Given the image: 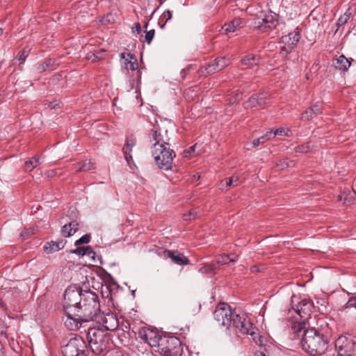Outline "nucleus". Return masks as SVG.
Returning <instances> with one entry per match:
<instances>
[{"mask_svg": "<svg viewBox=\"0 0 356 356\" xmlns=\"http://www.w3.org/2000/svg\"><path fill=\"white\" fill-rule=\"evenodd\" d=\"M47 175L48 177H54L57 174L56 170H50L47 172Z\"/></svg>", "mask_w": 356, "mask_h": 356, "instance_id": "obj_54", "label": "nucleus"}, {"mask_svg": "<svg viewBox=\"0 0 356 356\" xmlns=\"http://www.w3.org/2000/svg\"><path fill=\"white\" fill-rule=\"evenodd\" d=\"M91 236L90 234H86L81 236L79 239L76 241L75 245H79L84 243H88L90 241Z\"/></svg>", "mask_w": 356, "mask_h": 356, "instance_id": "obj_44", "label": "nucleus"}, {"mask_svg": "<svg viewBox=\"0 0 356 356\" xmlns=\"http://www.w3.org/2000/svg\"><path fill=\"white\" fill-rule=\"evenodd\" d=\"M351 15V13L350 12V10L348 9L343 15H342L338 19L337 26L338 27L343 26L347 23V22L349 20Z\"/></svg>", "mask_w": 356, "mask_h": 356, "instance_id": "obj_39", "label": "nucleus"}, {"mask_svg": "<svg viewBox=\"0 0 356 356\" xmlns=\"http://www.w3.org/2000/svg\"><path fill=\"white\" fill-rule=\"evenodd\" d=\"M216 263L213 262L209 264H206L199 268V272L201 273H216Z\"/></svg>", "mask_w": 356, "mask_h": 356, "instance_id": "obj_37", "label": "nucleus"}, {"mask_svg": "<svg viewBox=\"0 0 356 356\" xmlns=\"http://www.w3.org/2000/svg\"><path fill=\"white\" fill-rule=\"evenodd\" d=\"M238 183L239 179L237 176H232L221 181L222 185H225L226 187L236 186L238 185Z\"/></svg>", "mask_w": 356, "mask_h": 356, "instance_id": "obj_35", "label": "nucleus"}, {"mask_svg": "<svg viewBox=\"0 0 356 356\" xmlns=\"http://www.w3.org/2000/svg\"><path fill=\"white\" fill-rule=\"evenodd\" d=\"M251 271L252 272H257V271H259V269L257 266H254L251 268Z\"/></svg>", "mask_w": 356, "mask_h": 356, "instance_id": "obj_60", "label": "nucleus"}, {"mask_svg": "<svg viewBox=\"0 0 356 356\" xmlns=\"http://www.w3.org/2000/svg\"><path fill=\"white\" fill-rule=\"evenodd\" d=\"M120 58L124 60L123 65L126 70L133 71L137 68V58L134 54L130 53H121Z\"/></svg>", "mask_w": 356, "mask_h": 356, "instance_id": "obj_19", "label": "nucleus"}, {"mask_svg": "<svg viewBox=\"0 0 356 356\" xmlns=\"http://www.w3.org/2000/svg\"><path fill=\"white\" fill-rule=\"evenodd\" d=\"M188 71V69H184L181 70V74H182L183 78H184V76L186 74Z\"/></svg>", "mask_w": 356, "mask_h": 356, "instance_id": "obj_57", "label": "nucleus"}, {"mask_svg": "<svg viewBox=\"0 0 356 356\" xmlns=\"http://www.w3.org/2000/svg\"><path fill=\"white\" fill-rule=\"evenodd\" d=\"M321 113V107H320L318 104H315L309 109L306 110L303 113H302L301 118L302 120H309V119H312L314 116Z\"/></svg>", "mask_w": 356, "mask_h": 356, "instance_id": "obj_25", "label": "nucleus"}, {"mask_svg": "<svg viewBox=\"0 0 356 356\" xmlns=\"http://www.w3.org/2000/svg\"><path fill=\"white\" fill-rule=\"evenodd\" d=\"M346 356H356V350L353 352V353H350Z\"/></svg>", "mask_w": 356, "mask_h": 356, "instance_id": "obj_62", "label": "nucleus"}, {"mask_svg": "<svg viewBox=\"0 0 356 356\" xmlns=\"http://www.w3.org/2000/svg\"><path fill=\"white\" fill-rule=\"evenodd\" d=\"M205 70L207 71V73L209 74H213V73L218 72L216 70V68H215L211 63H209L205 67Z\"/></svg>", "mask_w": 356, "mask_h": 356, "instance_id": "obj_52", "label": "nucleus"}, {"mask_svg": "<svg viewBox=\"0 0 356 356\" xmlns=\"http://www.w3.org/2000/svg\"><path fill=\"white\" fill-rule=\"evenodd\" d=\"M138 336L143 341L149 344L154 350L157 346V343L160 341V339L162 337V335L157 331L146 327L140 328Z\"/></svg>", "mask_w": 356, "mask_h": 356, "instance_id": "obj_11", "label": "nucleus"}, {"mask_svg": "<svg viewBox=\"0 0 356 356\" xmlns=\"http://www.w3.org/2000/svg\"><path fill=\"white\" fill-rule=\"evenodd\" d=\"M257 106H258V102L257 100V97L255 95H253L248 99V101L244 102L245 108H252Z\"/></svg>", "mask_w": 356, "mask_h": 356, "instance_id": "obj_40", "label": "nucleus"}, {"mask_svg": "<svg viewBox=\"0 0 356 356\" xmlns=\"http://www.w3.org/2000/svg\"><path fill=\"white\" fill-rule=\"evenodd\" d=\"M29 52V49H24L23 50L19 52L16 58L18 59L21 63H24L26 58L28 57Z\"/></svg>", "mask_w": 356, "mask_h": 356, "instance_id": "obj_43", "label": "nucleus"}, {"mask_svg": "<svg viewBox=\"0 0 356 356\" xmlns=\"http://www.w3.org/2000/svg\"><path fill=\"white\" fill-rule=\"evenodd\" d=\"M238 257H231V255L229 254H222L220 255L216 258V263L218 264H227L229 262L234 263L237 261Z\"/></svg>", "mask_w": 356, "mask_h": 356, "instance_id": "obj_33", "label": "nucleus"}, {"mask_svg": "<svg viewBox=\"0 0 356 356\" xmlns=\"http://www.w3.org/2000/svg\"><path fill=\"white\" fill-rule=\"evenodd\" d=\"M141 31V26L139 23H136L135 24V26L133 28V31H136L138 33H139Z\"/></svg>", "mask_w": 356, "mask_h": 356, "instance_id": "obj_55", "label": "nucleus"}, {"mask_svg": "<svg viewBox=\"0 0 356 356\" xmlns=\"http://www.w3.org/2000/svg\"><path fill=\"white\" fill-rule=\"evenodd\" d=\"M99 316V318H97L95 321L102 324L106 330L115 331L119 327V321L115 314L101 312Z\"/></svg>", "mask_w": 356, "mask_h": 356, "instance_id": "obj_12", "label": "nucleus"}, {"mask_svg": "<svg viewBox=\"0 0 356 356\" xmlns=\"http://www.w3.org/2000/svg\"><path fill=\"white\" fill-rule=\"evenodd\" d=\"M211 64L215 67L216 68V70L218 72L220 71V68H217V65H216V59L213 60V62L211 63Z\"/></svg>", "mask_w": 356, "mask_h": 356, "instance_id": "obj_58", "label": "nucleus"}, {"mask_svg": "<svg viewBox=\"0 0 356 356\" xmlns=\"http://www.w3.org/2000/svg\"><path fill=\"white\" fill-rule=\"evenodd\" d=\"M234 316V312L229 305L224 302L219 303L213 312L215 320L221 326L229 328L232 324V318Z\"/></svg>", "mask_w": 356, "mask_h": 356, "instance_id": "obj_9", "label": "nucleus"}, {"mask_svg": "<svg viewBox=\"0 0 356 356\" xmlns=\"http://www.w3.org/2000/svg\"><path fill=\"white\" fill-rule=\"evenodd\" d=\"M322 326L323 324L321 325V327ZM325 334H327V331L323 327L307 329V331L304 332V337L301 340L303 350L313 356L324 353L327 348V339Z\"/></svg>", "mask_w": 356, "mask_h": 356, "instance_id": "obj_2", "label": "nucleus"}, {"mask_svg": "<svg viewBox=\"0 0 356 356\" xmlns=\"http://www.w3.org/2000/svg\"><path fill=\"white\" fill-rule=\"evenodd\" d=\"M288 136L284 128L277 129L275 131H273V136L275 137V136Z\"/></svg>", "mask_w": 356, "mask_h": 356, "instance_id": "obj_51", "label": "nucleus"}, {"mask_svg": "<svg viewBox=\"0 0 356 356\" xmlns=\"http://www.w3.org/2000/svg\"><path fill=\"white\" fill-rule=\"evenodd\" d=\"M3 344L0 342V356H3Z\"/></svg>", "mask_w": 356, "mask_h": 356, "instance_id": "obj_61", "label": "nucleus"}, {"mask_svg": "<svg viewBox=\"0 0 356 356\" xmlns=\"http://www.w3.org/2000/svg\"><path fill=\"white\" fill-rule=\"evenodd\" d=\"M197 212L195 210H191L188 213H184L183 215V218L184 220H191L192 219H195L197 217Z\"/></svg>", "mask_w": 356, "mask_h": 356, "instance_id": "obj_46", "label": "nucleus"}, {"mask_svg": "<svg viewBox=\"0 0 356 356\" xmlns=\"http://www.w3.org/2000/svg\"><path fill=\"white\" fill-rule=\"evenodd\" d=\"M259 58H257L256 56L253 54H248L243 57L241 62L243 65H246L248 67H252L253 66L257 65Z\"/></svg>", "mask_w": 356, "mask_h": 356, "instance_id": "obj_31", "label": "nucleus"}, {"mask_svg": "<svg viewBox=\"0 0 356 356\" xmlns=\"http://www.w3.org/2000/svg\"><path fill=\"white\" fill-rule=\"evenodd\" d=\"M66 319L64 324L70 330H79L83 323H86L83 318L77 315V312H72V314H65Z\"/></svg>", "mask_w": 356, "mask_h": 356, "instance_id": "obj_14", "label": "nucleus"}, {"mask_svg": "<svg viewBox=\"0 0 356 356\" xmlns=\"http://www.w3.org/2000/svg\"><path fill=\"white\" fill-rule=\"evenodd\" d=\"M272 136H273V130H270L264 136H262L257 139L253 140V141H252L253 147H257L260 145L264 144L265 142L270 140L272 138Z\"/></svg>", "mask_w": 356, "mask_h": 356, "instance_id": "obj_34", "label": "nucleus"}, {"mask_svg": "<svg viewBox=\"0 0 356 356\" xmlns=\"http://www.w3.org/2000/svg\"><path fill=\"white\" fill-rule=\"evenodd\" d=\"M136 138L133 135L128 136L126 138V141L122 148V152L124 156V159L129 165L131 163H134L131 152L133 147L136 146Z\"/></svg>", "mask_w": 356, "mask_h": 356, "instance_id": "obj_15", "label": "nucleus"}, {"mask_svg": "<svg viewBox=\"0 0 356 356\" xmlns=\"http://www.w3.org/2000/svg\"><path fill=\"white\" fill-rule=\"evenodd\" d=\"M95 163L91 161H84L82 163H78L74 165V169L76 171H89L95 168Z\"/></svg>", "mask_w": 356, "mask_h": 356, "instance_id": "obj_30", "label": "nucleus"}, {"mask_svg": "<svg viewBox=\"0 0 356 356\" xmlns=\"http://www.w3.org/2000/svg\"><path fill=\"white\" fill-rule=\"evenodd\" d=\"M64 356H87L88 350L86 341L79 336L71 338L67 343L63 346Z\"/></svg>", "mask_w": 356, "mask_h": 356, "instance_id": "obj_7", "label": "nucleus"}, {"mask_svg": "<svg viewBox=\"0 0 356 356\" xmlns=\"http://www.w3.org/2000/svg\"><path fill=\"white\" fill-rule=\"evenodd\" d=\"M172 17V14L170 10H167L163 12V13L162 14V15L161 16V17L159 19V22L161 29H163L165 24L168 22V21L171 19Z\"/></svg>", "mask_w": 356, "mask_h": 356, "instance_id": "obj_36", "label": "nucleus"}, {"mask_svg": "<svg viewBox=\"0 0 356 356\" xmlns=\"http://www.w3.org/2000/svg\"><path fill=\"white\" fill-rule=\"evenodd\" d=\"M312 307V302L304 299L296 306V312L301 318H305L307 316H309Z\"/></svg>", "mask_w": 356, "mask_h": 356, "instance_id": "obj_18", "label": "nucleus"}, {"mask_svg": "<svg viewBox=\"0 0 356 356\" xmlns=\"http://www.w3.org/2000/svg\"><path fill=\"white\" fill-rule=\"evenodd\" d=\"M292 161H289L287 159H282L275 164V168L278 170H282L286 168L291 167Z\"/></svg>", "mask_w": 356, "mask_h": 356, "instance_id": "obj_41", "label": "nucleus"}, {"mask_svg": "<svg viewBox=\"0 0 356 356\" xmlns=\"http://www.w3.org/2000/svg\"><path fill=\"white\" fill-rule=\"evenodd\" d=\"M232 323L233 325L243 334L249 332L248 328L251 327L252 324L249 320L240 316L235 314V312H234V316L232 318Z\"/></svg>", "mask_w": 356, "mask_h": 356, "instance_id": "obj_17", "label": "nucleus"}, {"mask_svg": "<svg viewBox=\"0 0 356 356\" xmlns=\"http://www.w3.org/2000/svg\"><path fill=\"white\" fill-rule=\"evenodd\" d=\"M310 147L309 143H305L296 147V152L300 153H307L309 151Z\"/></svg>", "mask_w": 356, "mask_h": 356, "instance_id": "obj_45", "label": "nucleus"}, {"mask_svg": "<svg viewBox=\"0 0 356 356\" xmlns=\"http://www.w3.org/2000/svg\"><path fill=\"white\" fill-rule=\"evenodd\" d=\"M87 339L91 351L95 355H100L108 348L110 337L100 328H89Z\"/></svg>", "mask_w": 356, "mask_h": 356, "instance_id": "obj_4", "label": "nucleus"}, {"mask_svg": "<svg viewBox=\"0 0 356 356\" xmlns=\"http://www.w3.org/2000/svg\"><path fill=\"white\" fill-rule=\"evenodd\" d=\"M147 25H148V24H147V22H146V24H145V25L144 26V27H145V29H147Z\"/></svg>", "mask_w": 356, "mask_h": 356, "instance_id": "obj_64", "label": "nucleus"}, {"mask_svg": "<svg viewBox=\"0 0 356 356\" xmlns=\"http://www.w3.org/2000/svg\"><path fill=\"white\" fill-rule=\"evenodd\" d=\"M154 351L163 356H181V341L179 338L174 336H162Z\"/></svg>", "mask_w": 356, "mask_h": 356, "instance_id": "obj_5", "label": "nucleus"}, {"mask_svg": "<svg viewBox=\"0 0 356 356\" xmlns=\"http://www.w3.org/2000/svg\"><path fill=\"white\" fill-rule=\"evenodd\" d=\"M195 145L191 146L189 149L186 152V154H190L191 152H193L195 149Z\"/></svg>", "mask_w": 356, "mask_h": 356, "instance_id": "obj_59", "label": "nucleus"}, {"mask_svg": "<svg viewBox=\"0 0 356 356\" xmlns=\"http://www.w3.org/2000/svg\"><path fill=\"white\" fill-rule=\"evenodd\" d=\"M258 102V107L264 108L268 104V95L267 93L255 94Z\"/></svg>", "mask_w": 356, "mask_h": 356, "instance_id": "obj_38", "label": "nucleus"}, {"mask_svg": "<svg viewBox=\"0 0 356 356\" xmlns=\"http://www.w3.org/2000/svg\"><path fill=\"white\" fill-rule=\"evenodd\" d=\"M334 67L339 70L346 72L350 66V61L343 55H340L333 62Z\"/></svg>", "mask_w": 356, "mask_h": 356, "instance_id": "obj_22", "label": "nucleus"}, {"mask_svg": "<svg viewBox=\"0 0 356 356\" xmlns=\"http://www.w3.org/2000/svg\"><path fill=\"white\" fill-rule=\"evenodd\" d=\"M334 346L338 356H346L356 350V341L353 336L346 334L335 340Z\"/></svg>", "mask_w": 356, "mask_h": 356, "instance_id": "obj_8", "label": "nucleus"}, {"mask_svg": "<svg viewBox=\"0 0 356 356\" xmlns=\"http://www.w3.org/2000/svg\"><path fill=\"white\" fill-rule=\"evenodd\" d=\"M300 29L296 27L293 31L289 33L287 35L282 37L281 42L284 45L281 48L280 54L286 57L292 50L297 46L300 41Z\"/></svg>", "mask_w": 356, "mask_h": 356, "instance_id": "obj_10", "label": "nucleus"}, {"mask_svg": "<svg viewBox=\"0 0 356 356\" xmlns=\"http://www.w3.org/2000/svg\"><path fill=\"white\" fill-rule=\"evenodd\" d=\"M155 31L154 29H152L146 32L145 34V41L147 44H150L154 36Z\"/></svg>", "mask_w": 356, "mask_h": 356, "instance_id": "obj_48", "label": "nucleus"}, {"mask_svg": "<svg viewBox=\"0 0 356 356\" xmlns=\"http://www.w3.org/2000/svg\"><path fill=\"white\" fill-rule=\"evenodd\" d=\"M277 24L276 17L270 14L263 18H257L254 22V27L262 33H266L275 29Z\"/></svg>", "mask_w": 356, "mask_h": 356, "instance_id": "obj_13", "label": "nucleus"}, {"mask_svg": "<svg viewBox=\"0 0 356 356\" xmlns=\"http://www.w3.org/2000/svg\"><path fill=\"white\" fill-rule=\"evenodd\" d=\"M163 256L170 258L173 263L177 265H187L190 263L189 259L183 253L178 251L165 250L163 252Z\"/></svg>", "mask_w": 356, "mask_h": 356, "instance_id": "obj_16", "label": "nucleus"}, {"mask_svg": "<svg viewBox=\"0 0 356 356\" xmlns=\"http://www.w3.org/2000/svg\"><path fill=\"white\" fill-rule=\"evenodd\" d=\"M61 232H62L63 236L65 237H69L71 236V232L70 231V227H69V223L65 224L64 226H63Z\"/></svg>", "mask_w": 356, "mask_h": 356, "instance_id": "obj_50", "label": "nucleus"}, {"mask_svg": "<svg viewBox=\"0 0 356 356\" xmlns=\"http://www.w3.org/2000/svg\"><path fill=\"white\" fill-rule=\"evenodd\" d=\"M152 155L157 166L162 170L171 169L175 152L170 147L168 131L154 127L149 133Z\"/></svg>", "mask_w": 356, "mask_h": 356, "instance_id": "obj_1", "label": "nucleus"}, {"mask_svg": "<svg viewBox=\"0 0 356 356\" xmlns=\"http://www.w3.org/2000/svg\"><path fill=\"white\" fill-rule=\"evenodd\" d=\"M3 33V29H0V35H1Z\"/></svg>", "mask_w": 356, "mask_h": 356, "instance_id": "obj_63", "label": "nucleus"}, {"mask_svg": "<svg viewBox=\"0 0 356 356\" xmlns=\"http://www.w3.org/2000/svg\"><path fill=\"white\" fill-rule=\"evenodd\" d=\"M79 223L76 220H72L69 222L70 231L71 236L78 230Z\"/></svg>", "mask_w": 356, "mask_h": 356, "instance_id": "obj_47", "label": "nucleus"}, {"mask_svg": "<svg viewBox=\"0 0 356 356\" xmlns=\"http://www.w3.org/2000/svg\"><path fill=\"white\" fill-rule=\"evenodd\" d=\"M32 234H33V230H24L21 233V236L24 238H28L29 236H31Z\"/></svg>", "mask_w": 356, "mask_h": 356, "instance_id": "obj_53", "label": "nucleus"}, {"mask_svg": "<svg viewBox=\"0 0 356 356\" xmlns=\"http://www.w3.org/2000/svg\"><path fill=\"white\" fill-rule=\"evenodd\" d=\"M243 93L239 89H236L227 95V101L229 104H234L242 98Z\"/></svg>", "mask_w": 356, "mask_h": 356, "instance_id": "obj_29", "label": "nucleus"}, {"mask_svg": "<svg viewBox=\"0 0 356 356\" xmlns=\"http://www.w3.org/2000/svg\"><path fill=\"white\" fill-rule=\"evenodd\" d=\"M71 252L81 256H88L92 259H95V252L90 246L86 247H78L77 248L71 250Z\"/></svg>", "mask_w": 356, "mask_h": 356, "instance_id": "obj_27", "label": "nucleus"}, {"mask_svg": "<svg viewBox=\"0 0 356 356\" xmlns=\"http://www.w3.org/2000/svg\"><path fill=\"white\" fill-rule=\"evenodd\" d=\"M305 323L304 321L295 322L291 325V334L293 339L298 338L300 337H304V332L307 331L305 327Z\"/></svg>", "mask_w": 356, "mask_h": 356, "instance_id": "obj_21", "label": "nucleus"}, {"mask_svg": "<svg viewBox=\"0 0 356 356\" xmlns=\"http://www.w3.org/2000/svg\"><path fill=\"white\" fill-rule=\"evenodd\" d=\"M83 301L77 309V315L83 318L85 322L95 321L101 314L97 295L91 291L83 293Z\"/></svg>", "mask_w": 356, "mask_h": 356, "instance_id": "obj_3", "label": "nucleus"}, {"mask_svg": "<svg viewBox=\"0 0 356 356\" xmlns=\"http://www.w3.org/2000/svg\"><path fill=\"white\" fill-rule=\"evenodd\" d=\"M58 64L56 60L54 58H46L42 63H39L36 65L35 69L38 73H42L45 71H53L56 70Z\"/></svg>", "mask_w": 356, "mask_h": 356, "instance_id": "obj_20", "label": "nucleus"}, {"mask_svg": "<svg viewBox=\"0 0 356 356\" xmlns=\"http://www.w3.org/2000/svg\"><path fill=\"white\" fill-rule=\"evenodd\" d=\"M42 159V155H35L33 156L31 159L24 163V170L26 172L32 171L35 168L43 162Z\"/></svg>", "mask_w": 356, "mask_h": 356, "instance_id": "obj_24", "label": "nucleus"}, {"mask_svg": "<svg viewBox=\"0 0 356 356\" xmlns=\"http://www.w3.org/2000/svg\"><path fill=\"white\" fill-rule=\"evenodd\" d=\"M83 291L76 286H68L64 293L63 309L65 314L70 315L72 312H76L83 301Z\"/></svg>", "mask_w": 356, "mask_h": 356, "instance_id": "obj_6", "label": "nucleus"}, {"mask_svg": "<svg viewBox=\"0 0 356 356\" xmlns=\"http://www.w3.org/2000/svg\"><path fill=\"white\" fill-rule=\"evenodd\" d=\"M106 56V51L104 49H100L91 54H88V59L92 62H96L99 60L103 59Z\"/></svg>", "mask_w": 356, "mask_h": 356, "instance_id": "obj_32", "label": "nucleus"}, {"mask_svg": "<svg viewBox=\"0 0 356 356\" xmlns=\"http://www.w3.org/2000/svg\"><path fill=\"white\" fill-rule=\"evenodd\" d=\"M254 356H267L264 351L262 350H257L254 353Z\"/></svg>", "mask_w": 356, "mask_h": 356, "instance_id": "obj_56", "label": "nucleus"}, {"mask_svg": "<svg viewBox=\"0 0 356 356\" xmlns=\"http://www.w3.org/2000/svg\"><path fill=\"white\" fill-rule=\"evenodd\" d=\"M216 62L217 68H220V70L229 65V61L225 57L217 58H216Z\"/></svg>", "mask_w": 356, "mask_h": 356, "instance_id": "obj_42", "label": "nucleus"}, {"mask_svg": "<svg viewBox=\"0 0 356 356\" xmlns=\"http://www.w3.org/2000/svg\"><path fill=\"white\" fill-rule=\"evenodd\" d=\"M355 307L356 308V296L350 298L348 301L345 305V308H351Z\"/></svg>", "mask_w": 356, "mask_h": 356, "instance_id": "obj_49", "label": "nucleus"}, {"mask_svg": "<svg viewBox=\"0 0 356 356\" xmlns=\"http://www.w3.org/2000/svg\"><path fill=\"white\" fill-rule=\"evenodd\" d=\"M243 21L241 19L236 18L233 19L232 22L227 24H225L222 26V31L227 34L229 33L234 32L238 29L241 28L242 26Z\"/></svg>", "mask_w": 356, "mask_h": 356, "instance_id": "obj_23", "label": "nucleus"}, {"mask_svg": "<svg viewBox=\"0 0 356 356\" xmlns=\"http://www.w3.org/2000/svg\"><path fill=\"white\" fill-rule=\"evenodd\" d=\"M248 332H245V334H250L252 336L253 341L255 342L256 344L259 346H262L264 342V338L260 335V334L258 332V329L255 327H253V325L252 324L251 327L248 328Z\"/></svg>", "mask_w": 356, "mask_h": 356, "instance_id": "obj_28", "label": "nucleus"}, {"mask_svg": "<svg viewBox=\"0 0 356 356\" xmlns=\"http://www.w3.org/2000/svg\"><path fill=\"white\" fill-rule=\"evenodd\" d=\"M65 243L66 242H63V241L58 242L51 241L50 243H47V245L44 246V251L47 253L58 251L64 248Z\"/></svg>", "mask_w": 356, "mask_h": 356, "instance_id": "obj_26", "label": "nucleus"}]
</instances>
